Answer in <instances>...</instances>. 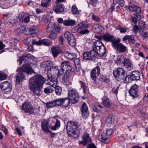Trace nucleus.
Segmentation results:
<instances>
[{
    "instance_id": "obj_1",
    "label": "nucleus",
    "mask_w": 148,
    "mask_h": 148,
    "mask_svg": "<svg viewBox=\"0 0 148 148\" xmlns=\"http://www.w3.org/2000/svg\"><path fill=\"white\" fill-rule=\"evenodd\" d=\"M46 80L45 78L40 74L34 75L29 79L28 86L30 90L37 96L40 95L41 90Z\"/></svg>"
},
{
    "instance_id": "obj_2",
    "label": "nucleus",
    "mask_w": 148,
    "mask_h": 148,
    "mask_svg": "<svg viewBox=\"0 0 148 148\" xmlns=\"http://www.w3.org/2000/svg\"><path fill=\"white\" fill-rule=\"evenodd\" d=\"M61 65L62 67L60 69L58 66L53 65L52 66H51L49 69L48 70L47 74H49V73L50 71H52L57 75L56 77H57L62 75L65 72L66 74L67 75V72L70 71L71 69L69 62L68 61L62 62Z\"/></svg>"
},
{
    "instance_id": "obj_3",
    "label": "nucleus",
    "mask_w": 148,
    "mask_h": 148,
    "mask_svg": "<svg viewBox=\"0 0 148 148\" xmlns=\"http://www.w3.org/2000/svg\"><path fill=\"white\" fill-rule=\"evenodd\" d=\"M16 71L19 72V73L16 77V83L17 84H19L21 81H22L25 78V76L22 72L26 73L27 74H32L33 71V70L29 64L27 63L23 64L21 68H18Z\"/></svg>"
},
{
    "instance_id": "obj_4",
    "label": "nucleus",
    "mask_w": 148,
    "mask_h": 148,
    "mask_svg": "<svg viewBox=\"0 0 148 148\" xmlns=\"http://www.w3.org/2000/svg\"><path fill=\"white\" fill-rule=\"evenodd\" d=\"M78 127V124L76 122L71 121L68 122L66 128L68 134L69 136L75 135H78L76 132V129Z\"/></svg>"
},
{
    "instance_id": "obj_5",
    "label": "nucleus",
    "mask_w": 148,
    "mask_h": 148,
    "mask_svg": "<svg viewBox=\"0 0 148 148\" xmlns=\"http://www.w3.org/2000/svg\"><path fill=\"white\" fill-rule=\"evenodd\" d=\"M68 96L69 98L73 103H75L77 102L79 96L75 89H73L70 90L69 92Z\"/></svg>"
},
{
    "instance_id": "obj_6",
    "label": "nucleus",
    "mask_w": 148,
    "mask_h": 148,
    "mask_svg": "<svg viewBox=\"0 0 148 148\" xmlns=\"http://www.w3.org/2000/svg\"><path fill=\"white\" fill-rule=\"evenodd\" d=\"M114 77L119 81L123 79L125 77V72L123 69L119 68L113 72Z\"/></svg>"
},
{
    "instance_id": "obj_7",
    "label": "nucleus",
    "mask_w": 148,
    "mask_h": 148,
    "mask_svg": "<svg viewBox=\"0 0 148 148\" xmlns=\"http://www.w3.org/2000/svg\"><path fill=\"white\" fill-rule=\"evenodd\" d=\"M125 8L132 12H136L138 13H140L141 12V8L137 6V3L134 2H132L129 5L126 6Z\"/></svg>"
},
{
    "instance_id": "obj_8",
    "label": "nucleus",
    "mask_w": 148,
    "mask_h": 148,
    "mask_svg": "<svg viewBox=\"0 0 148 148\" xmlns=\"http://www.w3.org/2000/svg\"><path fill=\"white\" fill-rule=\"evenodd\" d=\"M1 88L4 93L8 94L12 90V86L7 81L2 82L0 85Z\"/></svg>"
},
{
    "instance_id": "obj_9",
    "label": "nucleus",
    "mask_w": 148,
    "mask_h": 148,
    "mask_svg": "<svg viewBox=\"0 0 148 148\" xmlns=\"http://www.w3.org/2000/svg\"><path fill=\"white\" fill-rule=\"evenodd\" d=\"M22 110L25 112L30 114L34 113V109L32 106L28 102H24L22 106Z\"/></svg>"
},
{
    "instance_id": "obj_10",
    "label": "nucleus",
    "mask_w": 148,
    "mask_h": 148,
    "mask_svg": "<svg viewBox=\"0 0 148 148\" xmlns=\"http://www.w3.org/2000/svg\"><path fill=\"white\" fill-rule=\"evenodd\" d=\"M47 75L48 77V82L46 84L50 85L51 87H55L58 84V77H56L54 75H51V76L48 74H47Z\"/></svg>"
},
{
    "instance_id": "obj_11",
    "label": "nucleus",
    "mask_w": 148,
    "mask_h": 148,
    "mask_svg": "<svg viewBox=\"0 0 148 148\" xmlns=\"http://www.w3.org/2000/svg\"><path fill=\"white\" fill-rule=\"evenodd\" d=\"M120 40H117L115 43L113 44V47L119 52H125L127 49V47L121 43H119Z\"/></svg>"
},
{
    "instance_id": "obj_12",
    "label": "nucleus",
    "mask_w": 148,
    "mask_h": 148,
    "mask_svg": "<svg viewBox=\"0 0 148 148\" xmlns=\"http://www.w3.org/2000/svg\"><path fill=\"white\" fill-rule=\"evenodd\" d=\"M53 120L50 124V128L53 130H56L59 128L60 126V121L56 118V117H53Z\"/></svg>"
},
{
    "instance_id": "obj_13",
    "label": "nucleus",
    "mask_w": 148,
    "mask_h": 148,
    "mask_svg": "<svg viewBox=\"0 0 148 148\" xmlns=\"http://www.w3.org/2000/svg\"><path fill=\"white\" fill-rule=\"evenodd\" d=\"M16 20L17 22H22L27 23L30 21V16L22 13L18 17L16 18Z\"/></svg>"
},
{
    "instance_id": "obj_14",
    "label": "nucleus",
    "mask_w": 148,
    "mask_h": 148,
    "mask_svg": "<svg viewBox=\"0 0 148 148\" xmlns=\"http://www.w3.org/2000/svg\"><path fill=\"white\" fill-rule=\"evenodd\" d=\"M82 139V140L79 142V144H82L84 146L86 145L88 143L91 142V139L89 134L86 132L84 133L83 134Z\"/></svg>"
},
{
    "instance_id": "obj_15",
    "label": "nucleus",
    "mask_w": 148,
    "mask_h": 148,
    "mask_svg": "<svg viewBox=\"0 0 148 148\" xmlns=\"http://www.w3.org/2000/svg\"><path fill=\"white\" fill-rule=\"evenodd\" d=\"M95 53L93 50L84 52L83 54V58L85 60H92L96 57Z\"/></svg>"
},
{
    "instance_id": "obj_16",
    "label": "nucleus",
    "mask_w": 148,
    "mask_h": 148,
    "mask_svg": "<svg viewBox=\"0 0 148 148\" xmlns=\"http://www.w3.org/2000/svg\"><path fill=\"white\" fill-rule=\"evenodd\" d=\"M103 38L106 41L111 42L112 46L113 44L115 43L117 40L115 38L113 35H110L109 33L104 34L103 36Z\"/></svg>"
},
{
    "instance_id": "obj_17",
    "label": "nucleus",
    "mask_w": 148,
    "mask_h": 148,
    "mask_svg": "<svg viewBox=\"0 0 148 148\" xmlns=\"http://www.w3.org/2000/svg\"><path fill=\"white\" fill-rule=\"evenodd\" d=\"M81 111L82 116L84 118H86L89 115V112L88 111V108L86 103L84 102L82 105Z\"/></svg>"
},
{
    "instance_id": "obj_18",
    "label": "nucleus",
    "mask_w": 148,
    "mask_h": 148,
    "mask_svg": "<svg viewBox=\"0 0 148 148\" xmlns=\"http://www.w3.org/2000/svg\"><path fill=\"white\" fill-rule=\"evenodd\" d=\"M100 69L99 66H96L91 72L90 76L92 79L95 82L96 79L99 75L100 73Z\"/></svg>"
},
{
    "instance_id": "obj_19",
    "label": "nucleus",
    "mask_w": 148,
    "mask_h": 148,
    "mask_svg": "<svg viewBox=\"0 0 148 148\" xmlns=\"http://www.w3.org/2000/svg\"><path fill=\"white\" fill-rule=\"evenodd\" d=\"M51 52L53 57L55 58H57L59 54L62 53V51L58 46H56L52 48Z\"/></svg>"
},
{
    "instance_id": "obj_20",
    "label": "nucleus",
    "mask_w": 148,
    "mask_h": 148,
    "mask_svg": "<svg viewBox=\"0 0 148 148\" xmlns=\"http://www.w3.org/2000/svg\"><path fill=\"white\" fill-rule=\"evenodd\" d=\"M54 62L50 60H47L41 63V66L42 67L45 69V71H47L49 69L51 66L54 65Z\"/></svg>"
},
{
    "instance_id": "obj_21",
    "label": "nucleus",
    "mask_w": 148,
    "mask_h": 148,
    "mask_svg": "<svg viewBox=\"0 0 148 148\" xmlns=\"http://www.w3.org/2000/svg\"><path fill=\"white\" fill-rule=\"evenodd\" d=\"M125 67L128 71L133 69V66L131 60L129 59L126 58L123 64Z\"/></svg>"
},
{
    "instance_id": "obj_22",
    "label": "nucleus",
    "mask_w": 148,
    "mask_h": 148,
    "mask_svg": "<svg viewBox=\"0 0 148 148\" xmlns=\"http://www.w3.org/2000/svg\"><path fill=\"white\" fill-rule=\"evenodd\" d=\"M64 6L62 4H59L55 5L53 8V10L57 14L60 13L64 12Z\"/></svg>"
},
{
    "instance_id": "obj_23",
    "label": "nucleus",
    "mask_w": 148,
    "mask_h": 148,
    "mask_svg": "<svg viewBox=\"0 0 148 148\" xmlns=\"http://www.w3.org/2000/svg\"><path fill=\"white\" fill-rule=\"evenodd\" d=\"M98 138L100 141L104 143H108L110 141V138L104 133H102L99 135L98 136Z\"/></svg>"
},
{
    "instance_id": "obj_24",
    "label": "nucleus",
    "mask_w": 148,
    "mask_h": 148,
    "mask_svg": "<svg viewBox=\"0 0 148 148\" xmlns=\"http://www.w3.org/2000/svg\"><path fill=\"white\" fill-rule=\"evenodd\" d=\"M41 128L44 132H50L49 129V122L47 120H44L41 123Z\"/></svg>"
},
{
    "instance_id": "obj_25",
    "label": "nucleus",
    "mask_w": 148,
    "mask_h": 148,
    "mask_svg": "<svg viewBox=\"0 0 148 148\" xmlns=\"http://www.w3.org/2000/svg\"><path fill=\"white\" fill-rule=\"evenodd\" d=\"M70 71L67 72V75L66 74L65 72L63 74H64V77L63 78V82L65 85L67 86L70 85L71 83L68 77L69 75V72Z\"/></svg>"
},
{
    "instance_id": "obj_26",
    "label": "nucleus",
    "mask_w": 148,
    "mask_h": 148,
    "mask_svg": "<svg viewBox=\"0 0 148 148\" xmlns=\"http://www.w3.org/2000/svg\"><path fill=\"white\" fill-rule=\"evenodd\" d=\"M114 118L111 115H109L106 118V123L108 126H111L114 123Z\"/></svg>"
},
{
    "instance_id": "obj_27",
    "label": "nucleus",
    "mask_w": 148,
    "mask_h": 148,
    "mask_svg": "<svg viewBox=\"0 0 148 148\" xmlns=\"http://www.w3.org/2000/svg\"><path fill=\"white\" fill-rule=\"evenodd\" d=\"M31 57V55L30 54H26L25 55L19 57L18 60V61H19V65H21L22 64V62L24 60L26 61L30 60Z\"/></svg>"
},
{
    "instance_id": "obj_28",
    "label": "nucleus",
    "mask_w": 148,
    "mask_h": 148,
    "mask_svg": "<svg viewBox=\"0 0 148 148\" xmlns=\"http://www.w3.org/2000/svg\"><path fill=\"white\" fill-rule=\"evenodd\" d=\"M102 103L105 107L108 108L110 107L111 103L109 99L106 96H104L102 98Z\"/></svg>"
},
{
    "instance_id": "obj_29",
    "label": "nucleus",
    "mask_w": 148,
    "mask_h": 148,
    "mask_svg": "<svg viewBox=\"0 0 148 148\" xmlns=\"http://www.w3.org/2000/svg\"><path fill=\"white\" fill-rule=\"evenodd\" d=\"M94 32L97 34L102 33L103 32V28L101 25L96 24L94 25L93 27Z\"/></svg>"
},
{
    "instance_id": "obj_30",
    "label": "nucleus",
    "mask_w": 148,
    "mask_h": 148,
    "mask_svg": "<svg viewBox=\"0 0 148 148\" xmlns=\"http://www.w3.org/2000/svg\"><path fill=\"white\" fill-rule=\"evenodd\" d=\"M64 55L66 58L69 59H72L76 57V54L75 53L69 52L67 51L65 52Z\"/></svg>"
},
{
    "instance_id": "obj_31",
    "label": "nucleus",
    "mask_w": 148,
    "mask_h": 148,
    "mask_svg": "<svg viewBox=\"0 0 148 148\" xmlns=\"http://www.w3.org/2000/svg\"><path fill=\"white\" fill-rule=\"evenodd\" d=\"M126 58L123 55L119 56L116 59H114L115 62L118 64H123Z\"/></svg>"
},
{
    "instance_id": "obj_32",
    "label": "nucleus",
    "mask_w": 148,
    "mask_h": 148,
    "mask_svg": "<svg viewBox=\"0 0 148 148\" xmlns=\"http://www.w3.org/2000/svg\"><path fill=\"white\" fill-rule=\"evenodd\" d=\"M131 75L133 80H139L140 79V73L138 71H133Z\"/></svg>"
},
{
    "instance_id": "obj_33",
    "label": "nucleus",
    "mask_w": 148,
    "mask_h": 148,
    "mask_svg": "<svg viewBox=\"0 0 148 148\" xmlns=\"http://www.w3.org/2000/svg\"><path fill=\"white\" fill-rule=\"evenodd\" d=\"M38 44V45H43L45 46H49L52 44V42L49 40L47 39H45L39 40Z\"/></svg>"
},
{
    "instance_id": "obj_34",
    "label": "nucleus",
    "mask_w": 148,
    "mask_h": 148,
    "mask_svg": "<svg viewBox=\"0 0 148 148\" xmlns=\"http://www.w3.org/2000/svg\"><path fill=\"white\" fill-rule=\"evenodd\" d=\"M76 23L74 20L67 19L64 21L63 24L64 25L67 26H73Z\"/></svg>"
},
{
    "instance_id": "obj_35",
    "label": "nucleus",
    "mask_w": 148,
    "mask_h": 148,
    "mask_svg": "<svg viewBox=\"0 0 148 148\" xmlns=\"http://www.w3.org/2000/svg\"><path fill=\"white\" fill-rule=\"evenodd\" d=\"M17 0H8L5 2V5L8 8L15 5L17 3Z\"/></svg>"
},
{
    "instance_id": "obj_36",
    "label": "nucleus",
    "mask_w": 148,
    "mask_h": 148,
    "mask_svg": "<svg viewBox=\"0 0 148 148\" xmlns=\"http://www.w3.org/2000/svg\"><path fill=\"white\" fill-rule=\"evenodd\" d=\"M97 52V55L99 56H104L106 53V48L103 45L102 47H100V48L99 49Z\"/></svg>"
},
{
    "instance_id": "obj_37",
    "label": "nucleus",
    "mask_w": 148,
    "mask_h": 148,
    "mask_svg": "<svg viewBox=\"0 0 148 148\" xmlns=\"http://www.w3.org/2000/svg\"><path fill=\"white\" fill-rule=\"evenodd\" d=\"M71 100L69 98H66L62 99V106L63 107H66L69 104Z\"/></svg>"
},
{
    "instance_id": "obj_38",
    "label": "nucleus",
    "mask_w": 148,
    "mask_h": 148,
    "mask_svg": "<svg viewBox=\"0 0 148 148\" xmlns=\"http://www.w3.org/2000/svg\"><path fill=\"white\" fill-rule=\"evenodd\" d=\"M55 27V25L53 23L48 24L46 28V31L47 32H50L53 31Z\"/></svg>"
},
{
    "instance_id": "obj_39",
    "label": "nucleus",
    "mask_w": 148,
    "mask_h": 148,
    "mask_svg": "<svg viewBox=\"0 0 148 148\" xmlns=\"http://www.w3.org/2000/svg\"><path fill=\"white\" fill-rule=\"evenodd\" d=\"M88 27V25H85L84 23H81L78 24L77 26L78 31L79 32L83 29H86Z\"/></svg>"
},
{
    "instance_id": "obj_40",
    "label": "nucleus",
    "mask_w": 148,
    "mask_h": 148,
    "mask_svg": "<svg viewBox=\"0 0 148 148\" xmlns=\"http://www.w3.org/2000/svg\"><path fill=\"white\" fill-rule=\"evenodd\" d=\"M69 44L72 47H74L76 43V40L73 35H72L71 38L68 40Z\"/></svg>"
},
{
    "instance_id": "obj_41",
    "label": "nucleus",
    "mask_w": 148,
    "mask_h": 148,
    "mask_svg": "<svg viewBox=\"0 0 148 148\" xmlns=\"http://www.w3.org/2000/svg\"><path fill=\"white\" fill-rule=\"evenodd\" d=\"M53 91V88H52L50 86L45 88L44 90V93L47 94H49L50 93H52Z\"/></svg>"
},
{
    "instance_id": "obj_42",
    "label": "nucleus",
    "mask_w": 148,
    "mask_h": 148,
    "mask_svg": "<svg viewBox=\"0 0 148 148\" xmlns=\"http://www.w3.org/2000/svg\"><path fill=\"white\" fill-rule=\"evenodd\" d=\"M127 40H128L129 41L134 40L135 38L134 36L133 35L130 36L126 35L124 37L122 40L123 41H125Z\"/></svg>"
},
{
    "instance_id": "obj_43",
    "label": "nucleus",
    "mask_w": 148,
    "mask_h": 148,
    "mask_svg": "<svg viewBox=\"0 0 148 148\" xmlns=\"http://www.w3.org/2000/svg\"><path fill=\"white\" fill-rule=\"evenodd\" d=\"M55 88L56 94L58 95H61L62 92V88L61 87L58 86H56Z\"/></svg>"
},
{
    "instance_id": "obj_44",
    "label": "nucleus",
    "mask_w": 148,
    "mask_h": 148,
    "mask_svg": "<svg viewBox=\"0 0 148 148\" xmlns=\"http://www.w3.org/2000/svg\"><path fill=\"white\" fill-rule=\"evenodd\" d=\"M129 92L130 95L134 99L137 98L138 96L137 92L129 90Z\"/></svg>"
},
{
    "instance_id": "obj_45",
    "label": "nucleus",
    "mask_w": 148,
    "mask_h": 148,
    "mask_svg": "<svg viewBox=\"0 0 148 148\" xmlns=\"http://www.w3.org/2000/svg\"><path fill=\"white\" fill-rule=\"evenodd\" d=\"M116 29L120 30V32L121 33H124L126 32L127 30V28L126 27H122L120 25L116 27Z\"/></svg>"
},
{
    "instance_id": "obj_46",
    "label": "nucleus",
    "mask_w": 148,
    "mask_h": 148,
    "mask_svg": "<svg viewBox=\"0 0 148 148\" xmlns=\"http://www.w3.org/2000/svg\"><path fill=\"white\" fill-rule=\"evenodd\" d=\"M71 12L74 15H77L79 14V12L76 7L75 5H73L71 9Z\"/></svg>"
},
{
    "instance_id": "obj_47",
    "label": "nucleus",
    "mask_w": 148,
    "mask_h": 148,
    "mask_svg": "<svg viewBox=\"0 0 148 148\" xmlns=\"http://www.w3.org/2000/svg\"><path fill=\"white\" fill-rule=\"evenodd\" d=\"M51 0H42L41 5L42 7H47V5L50 2Z\"/></svg>"
},
{
    "instance_id": "obj_48",
    "label": "nucleus",
    "mask_w": 148,
    "mask_h": 148,
    "mask_svg": "<svg viewBox=\"0 0 148 148\" xmlns=\"http://www.w3.org/2000/svg\"><path fill=\"white\" fill-rule=\"evenodd\" d=\"M79 83L81 85V88H82L83 89V91L84 94L86 93V91L87 90V87L85 85L84 83L82 81H79Z\"/></svg>"
},
{
    "instance_id": "obj_49",
    "label": "nucleus",
    "mask_w": 148,
    "mask_h": 148,
    "mask_svg": "<svg viewBox=\"0 0 148 148\" xmlns=\"http://www.w3.org/2000/svg\"><path fill=\"white\" fill-rule=\"evenodd\" d=\"M55 104V102L53 101L51 102H49L46 103V105L47 108H50L55 106L56 105Z\"/></svg>"
},
{
    "instance_id": "obj_50",
    "label": "nucleus",
    "mask_w": 148,
    "mask_h": 148,
    "mask_svg": "<svg viewBox=\"0 0 148 148\" xmlns=\"http://www.w3.org/2000/svg\"><path fill=\"white\" fill-rule=\"evenodd\" d=\"M133 79L132 78L131 75H127L125 77L124 82L125 83H128L132 82Z\"/></svg>"
},
{
    "instance_id": "obj_51",
    "label": "nucleus",
    "mask_w": 148,
    "mask_h": 148,
    "mask_svg": "<svg viewBox=\"0 0 148 148\" xmlns=\"http://www.w3.org/2000/svg\"><path fill=\"white\" fill-rule=\"evenodd\" d=\"M12 15V12L11 11L7 12L6 13L3 14V18L5 19H8Z\"/></svg>"
},
{
    "instance_id": "obj_52",
    "label": "nucleus",
    "mask_w": 148,
    "mask_h": 148,
    "mask_svg": "<svg viewBox=\"0 0 148 148\" xmlns=\"http://www.w3.org/2000/svg\"><path fill=\"white\" fill-rule=\"evenodd\" d=\"M104 45L99 40L96 41L95 43L94 47H96L97 48H100V47Z\"/></svg>"
},
{
    "instance_id": "obj_53",
    "label": "nucleus",
    "mask_w": 148,
    "mask_h": 148,
    "mask_svg": "<svg viewBox=\"0 0 148 148\" xmlns=\"http://www.w3.org/2000/svg\"><path fill=\"white\" fill-rule=\"evenodd\" d=\"M116 3V0H113V3L111 5L110 7L109 8V12H112L114 11L115 10L114 6Z\"/></svg>"
},
{
    "instance_id": "obj_54",
    "label": "nucleus",
    "mask_w": 148,
    "mask_h": 148,
    "mask_svg": "<svg viewBox=\"0 0 148 148\" xmlns=\"http://www.w3.org/2000/svg\"><path fill=\"white\" fill-rule=\"evenodd\" d=\"M62 99H59L55 100L54 101L55 103L56 106H62Z\"/></svg>"
},
{
    "instance_id": "obj_55",
    "label": "nucleus",
    "mask_w": 148,
    "mask_h": 148,
    "mask_svg": "<svg viewBox=\"0 0 148 148\" xmlns=\"http://www.w3.org/2000/svg\"><path fill=\"white\" fill-rule=\"evenodd\" d=\"M71 33L68 31L66 32L64 34V37L67 40L71 38Z\"/></svg>"
},
{
    "instance_id": "obj_56",
    "label": "nucleus",
    "mask_w": 148,
    "mask_h": 148,
    "mask_svg": "<svg viewBox=\"0 0 148 148\" xmlns=\"http://www.w3.org/2000/svg\"><path fill=\"white\" fill-rule=\"evenodd\" d=\"M57 36V34L54 32L51 33L49 36V37L52 40H55L56 39Z\"/></svg>"
},
{
    "instance_id": "obj_57",
    "label": "nucleus",
    "mask_w": 148,
    "mask_h": 148,
    "mask_svg": "<svg viewBox=\"0 0 148 148\" xmlns=\"http://www.w3.org/2000/svg\"><path fill=\"white\" fill-rule=\"evenodd\" d=\"M138 86L137 85H136V84H134L131 86L130 89L129 90L133 91H135V92H138Z\"/></svg>"
},
{
    "instance_id": "obj_58",
    "label": "nucleus",
    "mask_w": 148,
    "mask_h": 148,
    "mask_svg": "<svg viewBox=\"0 0 148 148\" xmlns=\"http://www.w3.org/2000/svg\"><path fill=\"white\" fill-rule=\"evenodd\" d=\"M90 4L93 7L95 6L98 3V0H90Z\"/></svg>"
},
{
    "instance_id": "obj_59",
    "label": "nucleus",
    "mask_w": 148,
    "mask_h": 148,
    "mask_svg": "<svg viewBox=\"0 0 148 148\" xmlns=\"http://www.w3.org/2000/svg\"><path fill=\"white\" fill-rule=\"evenodd\" d=\"M92 19L94 21L99 22L100 20V18L98 16L92 14Z\"/></svg>"
},
{
    "instance_id": "obj_60",
    "label": "nucleus",
    "mask_w": 148,
    "mask_h": 148,
    "mask_svg": "<svg viewBox=\"0 0 148 148\" xmlns=\"http://www.w3.org/2000/svg\"><path fill=\"white\" fill-rule=\"evenodd\" d=\"M89 32V30L87 29H84L79 32V33L82 34L83 35L86 34H88Z\"/></svg>"
},
{
    "instance_id": "obj_61",
    "label": "nucleus",
    "mask_w": 148,
    "mask_h": 148,
    "mask_svg": "<svg viewBox=\"0 0 148 148\" xmlns=\"http://www.w3.org/2000/svg\"><path fill=\"white\" fill-rule=\"evenodd\" d=\"M100 80L101 81L105 82H107L108 79L105 76L102 75L100 77Z\"/></svg>"
},
{
    "instance_id": "obj_62",
    "label": "nucleus",
    "mask_w": 148,
    "mask_h": 148,
    "mask_svg": "<svg viewBox=\"0 0 148 148\" xmlns=\"http://www.w3.org/2000/svg\"><path fill=\"white\" fill-rule=\"evenodd\" d=\"M7 77V75L3 73H0V80L5 79Z\"/></svg>"
},
{
    "instance_id": "obj_63",
    "label": "nucleus",
    "mask_w": 148,
    "mask_h": 148,
    "mask_svg": "<svg viewBox=\"0 0 148 148\" xmlns=\"http://www.w3.org/2000/svg\"><path fill=\"white\" fill-rule=\"evenodd\" d=\"M113 132L112 130L111 129H109L107 130L106 135L108 136H110L112 133Z\"/></svg>"
},
{
    "instance_id": "obj_64",
    "label": "nucleus",
    "mask_w": 148,
    "mask_h": 148,
    "mask_svg": "<svg viewBox=\"0 0 148 148\" xmlns=\"http://www.w3.org/2000/svg\"><path fill=\"white\" fill-rule=\"evenodd\" d=\"M118 87H115L113 88L112 90V92L115 95H117L118 93Z\"/></svg>"
}]
</instances>
